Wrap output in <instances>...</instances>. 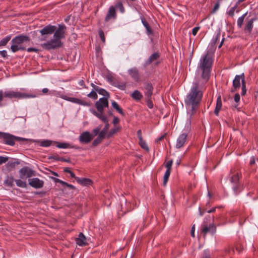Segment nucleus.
<instances>
[{
    "mask_svg": "<svg viewBox=\"0 0 258 258\" xmlns=\"http://www.w3.org/2000/svg\"><path fill=\"white\" fill-rule=\"evenodd\" d=\"M212 64V58L208 54L203 55L200 60L198 72L201 74L196 78L185 99L187 111L190 116L195 113L200 104L205 85L209 79Z\"/></svg>",
    "mask_w": 258,
    "mask_h": 258,
    "instance_id": "f257e3e1",
    "label": "nucleus"
},
{
    "mask_svg": "<svg viewBox=\"0 0 258 258\" xmlns=\"http://www.w3.org/2000/svg\"><path fill=\"white\" fill-rule=\"evenodd\" d=\"M95 107L97 111L90 109V111L95 116L103 122H107V118L104 114V109L108 107V102L106 97H102L95 103Z\"/></svg>",
    "mask_w": 258,
    "mask_h": 258,
    "instance_id": "f03ea898",
    "label": "nucleus"
},
{
    "mask_svg": "<svg viewBox=\"0 0 258 258\" xmlns=\"http://www.w3.org/2000/svg\"><path fill=\"white\" fill-rule=\"evenodd\" d=\"M29 38L25 35L18 36L12 40V45L11 49L13 52H17L19 50H24L25 47L22 46V43L25 42H29Z\"/></svg>",
    "mask_w": 258,
    "mask_h": 258,
    "instance_id": "7ed1b4c3",
    "label": "nucleus"
},
{
    "mask_svg": "<svg viewBox=\"0 0 258 258\" xmlns=\"http://www.w3.org/2000/svg\"><path fill=\"white\" fill-rule=\"evenodd\" d=\"M240 174L235 168L232 169L229 174L228 178L231 184L233 185V190L234 192H237L239 187V180Z\"/></svg>",
    "mask_w": 258,
    "mask_h": 258,
    "instance_id": "20e7f679",
    "label": "nucleus"
},
{
    "mask_svg": "<svg viewBox=\"0 0 258 258\" xmlns=\"http://www.w3.org/2000/svg\"><path fill=\"white\" fill-rule=\"evenodd\" d=\"M0 138L3 139V142L6 144L13 146L15 144V141H25L24 138L16 137L9 134L0 132Z\"/></svg>",
    "mask_w": 258,
    "mask_h": 258,
    "instance_id": "39448f33",
    "label": "nucleus"
},
{
    "mask_svg": "<svg viewBox=\"0 0 258 258\" xmlns=\"http://www.w3.org/2000/svg\"><path fill=\"white\" fill-rule=\"evenodd\" d=\"M61 45V41L58 38L54 37L52 39L48 41L41 45L43 48L47 50H50L51 49H54L56 48L60 47Z\"/></svg>",
    "mask_w": 258,
    "mask_h": 258,
    "instance_id": "423d86ee",
    "label": "nucleus"
},
{
    "mask_svg": "<svg viewBox=\"0 0 258 258\" xmlns=\"http://www.w3.org/2000/svg\"><path fill=\"white\" fill-rule=\"evenodd\" d=\"M20 177L26 179L36 175L35 172L28 167H24L19 170Z\"/></svg>",
    "mask_w": 258,
    "mask_h": 258,
    "instance_id": "0eeeda50",
    "label": "nucleus"
},
{
    "mask_svg": "<svg viewBox=\"0 0 258 258\" xmlns=\"http://www.w3.org/2000/svg\"><path fill=\"white\" fill-rule=\"evenodd\" d=\"M216 231V227L214 223L208 225L206 222H204L201 228V233L205 236L208 233L212 234H214Z\"/></svg>",
    "mask_w": 258,
    "mask_h": 258,
    "instance_id": "6e6552de",
    "label": "nucleus"
},
{
    "mask_svg": "<svg viewBox=\"0 0 258 258\" xmlns=\"http://www.w3.org/2000/svg\"><path fill=\"white\" fill-rule=\"evenodd\" d=\"M240 81L242 84L245 82L244 73L240 75H236L233 81V88L231 89V92H235L236 90L240 87Z\"/></svg>",
    "mask_w": 258,
    "mask_h": 258,
    "instance_id": "1a4fd4ad",
    "label": "nucleus"
},
{
    "mask_svg": "<svg viewBox=\"0 0 258 258\" xmlns=\"http://www.w3.org/2000/svg\"><path fill=\"white\" fill-rule=\"evenodd\" d=\"M56 30V27L52 25H47L39 31L41 35L43 36L42 40H45L46 38L45 35L53 33Z\"/></svg>",
    "mask_w": 258,
    "mask_h": 258,
    "instance_id": "9d476101",
    "label": "nucleus"
},
{
    "mask_svg": "<svg viewBox=\"0 0 258 258\" xmlns=\"http://www.w3.org/2000/svg\"><path fill=\"white\" fill-rule=\"evenodd\" d=\"M93 139V135L87 131L81 133L79 137V140L82 144H88L90 143Z\"/></svg>",
    "mask_w": 258,
    "mask_h": 258,
    "instance_id": "9b49d317",
    "label": "nucleus"
},
{
    "mask_svg": "<svg viewBox=\"0 0 258 258\" xmlns=\"http://www.w3.org/2000/svg\"><path fill=\"white\" fill-rule=\"evenodd\" d=\"M187 134L184 133L180 135L177 139L175 147L177 149L182 148L187 142Z\"/></svg>",
    "mask_w": 258,
    "mask_h": 258,
    "instance_id": "f8f14e48",
    "label": "nucleus"
},
{
    "mask_svg": "<svg viewBox=\"0 0 258 258\" xmlns=\"http://www.w3.org/2000/svg\"><path fill=\"white\" fill-rule=\"evenodd\" d=\"M66 29V27L64 25H59L58 28H56L54 32L53 37L58 38L60 40V39L64 37Z\"/></svg>",
    "mask_w": 258,
    "mask_h": 258,
    "instance_id": "ddd939ff",
    "label": "nucleus"
},
{
    "mask_svg": "<svg viewBox=\"0 0 258 258\" xmlns=\"http://www.w3.org/2000/svg\"><path fill=\"white\" fill-rule=\"evenodd\" d=\"M29 184L35 188H40L43 186L44 181L39 179L38 178H33L29 179Z\"/></svg>",
    "mask_w": 258,
    "mask_h": 258,
    "instance_id": "4468645a",
    "label": "nucleus"
},
{
    "mask_svg": "<svg viewBox=\"0 0 258 258\" xmlns=\"http://www.w3.org/2000/svg\"><path fill=\"white\" fill-rule=\"evenodd\" d=\"M36 97V95L35 94L15 91V98L16 99H22L29 98H35Z\"/></svg>",
    "mask_w": 258,
    "mask_h": 258,
    "instance_id": "2eb2a0df",
    "label": "nucleus"
},
{
    "mask_svg": "<svg viewBox=\"0 0 258 258\" xmlns=\"http://www.w3.org/2000/svg\"><path fill=\"white\" fill-rule=\"evenodd\" d=\"M128 73L130 76L136 81L139 82L140 80V75L138 70L136 68H133L128 70Z\"/></svg>",
    "mask_w": 258,
    "mask_h": 258,
    "instance_id": "dca6fc26",
    "label": "nucleus"
},
{
    "mask_svg": "<svg viewBox=\"0 0 258 258\" xmlns=\"http://www.w3.org/2000/svg\"><path fill=\"white\" fill-rule=\"evenodd\" d=\"M145 95L147 98H151L153 94V87L151 83H146L145 86Z\"/></svg>",
    "mask_w": 258,
    "mask_h": 258,
    "instance_id": "f3484780",
    "label": "nucleus"
},
{
    "mask_svg": "<svg viewBox=\"0 0 258 258\" xmlns=\"http://www.w3.org/2000/svg\"><path fill=\"white\" fill-rule=\"evenodd\" d=\"M116 12L115 9L113 7L111 6L109 8L108 13L105 18L106 22L109 21L111 19H115Z\"/></svg>",
    "mask_w": 258,
    "mask_h": 258,
    "instance_id": "a211bd4d",
    "label": "nucleus"
},
{
    "mask_svg": "<svg viewBox=\"0 0 258 258\" xmlns=\"http://www.w3.org/2000/svg\"><path fill=\"white\" fill-rule=\"evenodd\" d=\"M76 242L79 246H84L87 244L86 238L82 233H80L78 235V237L76 238Z\"/></svg>",
    "mask_w": 258,
    "mask_h": 258,
    "instance_id": "6ab92c4d",
    "label": "nucleus"
},
{
    "mask_svg": "<svg viewBox=\"0 0 258 258\" xmlns=\"http://www.w3.org/2000/svg\"><path fill=\"white\" fill-rule=\"evenodd\" d=\"M255 20V18H252L247 21L244 28V31L246 33H251L253 28V23Z\"/></svg>",
    "mask_w": 258,
    "mask_h": 258,
    "instance_id": "aec40b11",
    "label": "nucleus"
},
{
    "mask_svg": "<svg viewBox=\"0 0 258 258\" xmlns=\"http://www.w3.org/2000/svg\"><path fill=\"white\" fill-rule=\"evenodd\" d=\"M76 181L83 185H89L92 183V181L88 178H76Z\"/></svg>",
    "mask_w": 258,
    "mask_h": 258,
    "instance_id": "412c9836",
    "label": "nucleus"
},
{
    "mask_svg": "<svg viewBox=\"0 0 258 258\" xmlns=\"http://www.w3.org/2000/svg\"><path fill=\"white\" fill-rule=\"evenodd\" d=\"M61 98L64 100H68L69 101H71V102H72L78 104H79L81 102V100L76 98L69 97L67 96H64V95L61 96Z\"/></svg>",
    "mask_w": 258,
    "mask_h": 258,
    "instance_id": "4be33fe9",
    "label": "nucleus"
},
{
    "mask_svg": "<svg viewBox=\"0 0 258 258\" xmlns=\"http://www.w3.org/2000/svg\"><path fill=\"white\" fill-rule=\"evenodd\" d=\"M131 96L133 99L136 100H140L143 97V95L138 90H135L133 92Z\"/></svg>",
    "mask_w": 258,
    "mask_h": 258,
    "instance_id": "5701e85b",
    "label": "nucleus"
},
{
    "mask_svg": "<svg viewBox=\"0 0 258 258\" xmlns=\"http://www.w3.org/2000/svg\"><path fill=\"white\" fill-rule=\"evenodd\" d=\"M57 143V147L59 148H62V149H66V148H76L78 149V147H75V146H72L70 144L67 143Z\"/></svg>",
    "mask_w": 258,
    "mask_h": 258,
    "instance_id": "b1692460",
    "label": "nucleus"
},
{
    "mask_svg": "<svg viewBox=\"0 0 258 258\" xmlns=\"http://www.w3.org/2000/svg\"><path fill=\"white\" fill-rule=\"evenodd\" d=\"M4 97L6 98H9L10 99L15 98V91H7L5 92H3Z\"/></svg>",
    "mask_w": 258,
    "mask_h": 258,
    "instance_id": "393cba45",
    "label": "nucleus"
},
{
    "mask_svg": "<svg viewBox=\"0 0 258 258\" xmlns=\"http://www.w3.org/2000/svg\"><path fill=\"white\" fill-rule=\"evenodd\" d=\"M159 57V53L157 52L152 54L149 58L146 63L148 64H150V63H152L154 61L157 59Z\"/></svg>",
    "mask_w": 258,
    "mask_h": 258,
    "instance_id": "a878e982",
    "label": "nucleus"
},
{
    "mask_svg": "<svg viewBox=\"0 0 258 258\" xmlns=\"http://www.w3.org/2000/svg\"><path fill=\"white\" fill-rule=\"evenodd\" d=\"M104 123H105V125L104 128L101 132H100V133L99 134V135H100V136L103 137V138H104V137L106 134V132L109 127V125L108 123V121L107 122H104Z\"/></svg>",
    "mask_w": 258,
    "mask_h": 258,
    "instance_id": "bb28decb",
    "label": "nucleus"
},
{
    "mask_svg": "<svg viewBox=\"0 0 258 258\" xmlns=\"http://www.w3.org/2000/svg\"><path fill=\"white\" fill-rule=\"evenodd\" d=\"M170 171H169L168 170H166V171L164 174V177H163V184L164 186H165L166 185L167 182L168 180V178L170 176Z\"/></svg>",
    "mask_w": 258,
    "mask_h": 258,
    "instance_id": "cd10ccee",
    "label": "nucleus"
},
{
    "mask_svg": "<svg viewBox=\"0 0 258 258\" xmlns=\"http://www.w3.org/2000/svg\"><path fill=\"white\" fill-rule=\"evenodd\" d=\"M247 15V13L244 14L242 16L239 17L237 20V26L238 27L241 28L242 26L243 22L244 21V18Z\"/></svg>",
    "mask_w": 258,
    "mask_h": 258,
    "instance_id": "c85d7f7f",
    "label": "nucleus"
},
{
    "mask_svg": "<svg viewBox=\"0 0 258 258\" xmlns=\"http://www.w3.org/2000/svg\"><path fill=\"white\" fill-rule=\"evenodd\" d=\"M15 181L16 182L17 185L19 187L25 188L27 186L26 182L21 180V179H16L15 180Z\"/></svg>",
    "mask_w": 258,
    "mask_h": 258,
    "instance_id": "c756f323",
    "label": "nucleus"
},
{
    "mask_svg": "<svg viewBox=\"0 0 258 258\" xmlns=\"http://www.w3.org/2000/svg\"><path fill=\"white\" fill-rule=\"evenodd\" d=\"M52 143L53 142L50 140H43L40 142V145L42 147H47L50 146Z\"/></svg>",
    "mask_w": 258,
    "mask_h": 258,
    "instance_id": "7c9ffc66",
    "label": "nucleus"
},
{
    "mask_svg": "<svg viewBox=\"0 0 258 258\" xmlns=\"http://www.w3.org/2000/svg\"><path fill=\"white\" fill-rule=\"evenodd\" d=\"M112 107L115 108L119 113L123 114L122 110L119 107L118 104L115 101L112 102Z\"/></svg>",
    "mask_w": 258,
    "mask_h": 258,
    "instance_id": "2f4dec72",
    "label": "nucleus"
},
{
    "mask_svg": "<svg viewBox=\"0 0 258 258\" xmlns=\"http://www.w3.org/2000/svg\"><path fill=\"white\" fill-rule=\"evenodd\" d=\"M11 36H9L0 41V46H5L10 40Z\"/></svg>",
    "mask_w": 258,
    "mask_h": 258,
    "instance_id": "473e14b6",
    "label": "nucleus"
},
{
    "mask_svg": "<svg viewBox=\"0 0 258 258\" xmlns=\"http://www.w3.org/2000/svg\"><path fill=\"white\" fill-rule=\"evenodd\" d=\"M97 92L100 94V95H103L104 97H106L107 98H108V97H109V94L107 92H106L104 89H102V88H100L98 89V90L97 91Z\"/></svg>",
    "mask_w": 258,
    "mask_h": 258,
    "instance_id": "72a5a7b5",
    "label": "nucleus"
},
{
    "mask_svg": "<svg viewBox=\"0 0 258 258\" xmlns=\"http://www.w3.org/2000/svg\"><path fill=\"white\" fill-rule=\"evenodd\" d=\"M103 139V137L100 136V135H98V137L94 140V141L92 143V145L93 146H96L99 144H100Z\"/></svg>",
    "mask_w": 258,
    "mask_h": 258,
    "instance_id": "f704fd0d",
    "label": "nucleus"
},
{
    "mask_svg": "<svg viewBox=\"0 0 258 258\" xmlns=\"http://www.w3.org/2000/svg\"><path fill=\"white\" fill-rule=\"evenodd\" d=\"M142 23L146 29L148 34H151L152 30H151V29L150 28L148 23L145 20H142Z\"/></svg>",
    "mask_w": 258,
    "mask_h": 258,
    "instance_id": "c9c22d12",
    "label": "nucleus"
},
{
    "mask_svg": "<svg viewBox=\"0 0 258 258\" xmlns=\"http://www.w3.org/2000/svg\"><path fill=\"white\" fill-rule=\"evenodd\" d=\"M139 144L141 147L146 151H149V148L145 141L143 140L139 141Z\"/></svg>",
    "mask_w": 258,
    "mask_h": 258,
    "instance_id": "e433bc0d",
    "label": "nucleus"
},
{
    "mask_svg": "<svg viewBox=\"0 0 258 258\" xmlns=\"http://www.w3.org/2000/svg\"><path fill=\"white\" fill-rule=\"evenodd\" d=\"M14 181V179L13 177H8L7 179L5 180V182L8 185L12 186L13 185Z\"/></svg>",
    "mask_w": 258,
    "mask_h": 258,
    "instance_id": "4c0bfd02",
    "label": "nucleus"
},
{
    "mask_svg": "<svg viewBox=\"0 0 258 258\" xmlns=\"http://www.w3.org/2000/svg\"><path fill=\"white\" fill-rule=\"evenodd\" d=\"M87 96L88 97L93 98L94 99H96L98 97L96 91L94 90H92L89 94L87 95Z\"/></svg>",
    "mask_w": 258,
    "mask_h": 258,
    "instance_id": "58836bf2",
    "label": "nucleus"
},
{
    "mask_svg": "<svg viewBox=\"0 0 258 258\" xmlns=\"http://www.w3.org/2000/svg\"><path fill=\"white\" fill-rule=\"evenodd\" d=\"M101 126H98L96 128H94L92 131L93 134H92L93 136V138L95 136H96L100 132V130L101 129Z\"/></svg>",
    "mask_w": 258,
    "mask_h": 258,
    "instance_id": "ea45409f",
    "label": "nucleus"
},
{
    "mask_svg": "<svg viewBox=\"0 0 258 258\" xmlns=\"http://www.w3.org/2000/svg\"><path fill=\"white\" fill-rule=\"evenodd\" d=\"M221 107H222L221 98V96H219L217 99V103H216V107L221 109Z\"/></svg>",
    "mask_w": 258,
    "mask_h": 258,
    "instance_id": "a19ab883",
    "label": "nucleus"
},
{
    "mask_svg": "<svg viewBox=\"0 0 258 258\" xmlns=\"http://www.w3.org/2000/svg\"><path fill=\"white\" fill-rule=\"evenodd\" d=\"M173 161L172 160H170L167 162L165 163V166L166 168H167L166 170H168L169 171H171V167L172 165Z\"/></svg>",
    "mask_w": 258,
    "mask_h": 258,
    "instance_id": "79ce46f5",
    "label": "nucleus"
},
{
    "mask_svg": "<svg viewBox=\"0 0 258 258\" xmlns=\"http://www.w3.org/2000/svg\"><path fill=\"white\" fill-rule=\"evenodd\" d=\"M116 7L118 8L121 13H123L124 12V9L123 7V5L121 2H118L117 4Z\"/></svg>",
    "mask_w": 258,
    "mask_h": 258,
    "instance_id": "37998d69",
    "label": "nucleus"
},
{
    "mask_svg": "<svg viewBox=\"0 0 258 258\" xmlns=\"http://www.w3.org/2000/svg\"><path fill=\"white\" fill-rule=\"evenodd\" d=\"M9 158L8 157L0 156V165L6 163L8 161Z\"/></svg>",
    "mask_w": 258,
    "mask_h": 258,
    "instance_id": "c03bdc74",
    "label": "nucleus"
},
{
    "mask_svg": "<svg viewBox=\"0 0 258 258\" xmlns=\"http://www.w3.org/2000/svg\"><path fill=\"white\" fill-rule=\"evenodd\" d=\"M119 128L117 127L113 129H112L109 133L108 137H111L113 135H114L115 133H116L118 131H119Z\"/></svg>",
    "mask_w": 258,
    "mask_h": 258,
    "instance_id": "a18cd8bd",
    "label": "nucleus"
},
{
    "mask_svg": "<svg viewBox=\"0 0 258 258\" xmlns=\"http://www.w3.org/2000/svg\"><path fill=\"white\" fill-rule=\"evenodd\" d=\"M241 89H242L241 94H242V95H244L246 92V83L245 82H243Z\"/></svg>",
    "mask_w": 258,
    "mask_h": 258,
    "instance_id": "49530a36",
    "label": "nucleus"
},
{
    "mask_svg": "<svg viewBox=\"0 0 258 258\" xmlns=\"http://www.w3.org/2000/svg\"><path fill=\"white\" fill-rule=\"evenodd\" d=\"M99 34L101 40L103 42H105V36L102 30H100L99 31Z\"/></svg>",
    "mask_w": 258,
    "mask_h": 258,
    "instance_id": "de8ad7c7",
    "label": "nucleus"
},
{
    "mask_svg": "<svg viewBox=\"0 0 258 258\" xmlns=\"http://www.w3.org/2000/svg\"><path fill=\"white\" fill-rule=\"evenodd\" d=\"M147 105L149 108H152L153 107V104L151 100V98H147Z\"/></svg>",
    "mask_w": 258,
    "mask_h": 258,
    "instance_id": "09e8293b",
    "label": "nucleus"
},
{
    "mask_svg": "<svg viewBox=\"0 0 258 258\" xmlns=\"http://www.w3.org/2000/svg\"><path fill=\"white\" fill-rule=\"evenodd\" d=\"M202 258H210V252L208 251H205Z\"/></svg>",
    "mask_w": 258,
    "mask_h": 258,
    "instance_id": "8fccbe9b",
    "label": "nucleus"
},
{
    "mask_svg": "<svg viewBox=\"0 0 258 258\" xmlns=\"http://www.w3.org/2000/svg\"><path fill=\"white\" fill-rule=\"evenodd\" d=\"M200 29V27H195L192 30V34L194 36H196L197 32H198V31Z\"/></svg>",
    "mask_w": 258,
    "mask_h": 258,
    "instance_id": "3c124183",
    "label": "nucleus"
},
{
    "mask_svg": "<svg viewBox=\"0 0 258 258\" xmlns=\"http://www.w3.org/2000/svg\"><path fill=\"white\" fill-rule=\"evenodd\" d=\"M52 179L54 180V181L56 182H58V183H60V184H61L62 185H63V184H66V182L62 181V180H61L60 179H58V178H52Z\"/></svg>",
    "mask_w": 258,
    "mask_h": 258,
    "instance_id": "603ef678",
    "label": "nucleus"
},
{
    "mask_svg": "<svg viewBox=\"0 0 258 258\" xmlns=\"http://www.w3.org/2000/svg\"><path fill=\"white\" fill-rule=\"evenodd\" d=\"M220 2L219 0H218V2L215 4L214 9H213V12H215L219 8L220 6Z\"/></svg>",
    "mask_w": 258,
    "mask_h": 258,
    "instance_id": "864d4df0",
    "label": "nucleus"
},
{
    "mask_svg": "<svg viewBox=\"0 0 258 258\" xmlns=\"http://www.w3.org/2000/svg\"><path fill=\"white\" fill-rule=\"evenodd\" d=\"M240 96L239 94H236L234 96V101L238 103L240 100Z\"/></svg>",
    "mask_w": 258,
    "mask_h": 258,
    "instance_id": "5fc2aeb1",
    "label": "nucleus"
},
{
    "mask_svg": "<svg viewBox=\"0 0 258 258\" xmlns=\"http://www.w3.org/2000/svg\"><path fill=\"white\" fill-rule=\"evenodd\" d=\"M119 119L117 117L114 116L113 117V119L112 120V123L114 124H116L118 123L119 122Z\"/></svg>",
    "mask_w": 258,
    "mask_h": 258,
    "instance_id": "6e6d98bb",
    "label": "nucleus"
},
{
    "mask_svg": "<svg viewBox=\"0 0 258 258\" xmlns=\"http://www.w3.org/2000/svg\"><path fill=\"white\" fill-rule=\"evenodd\" d=\"M137 135H138V137L139 139V141L140 140H143V138H142V132H141V130H138V132H137Z\"/></svg>",
    "mask_w": 258,
    "mask_h": 258,
    "instance_id": "4d7b16f0",
    "label": "nucleus"
},
{
    "mask_svg": "<svg viewBox=\"0 0 258 258\" xmlns=\"http://www.w3.org/2000/svg\"><path fill=\"white\" fill-rule=\"evenodd\" d=\"M195 225H194L191 227V232H190L191 235L192 237H195Z\"/></svg>",
    "mask_w": 258,
    "mask_h": 258,
    "instance_id": "13d9d810",
    "label": "nucleus"
},
{
    "mask_svg": "<svg viewBox=\"0 0 258 258\" xmlns=\"http://www.w3.org/2000/svg\"><path fill=\"white\" fill-rule=\"evenodd\" d=\"M27 51L29 52L32 51L37 52L38 51V49L35 48L30 47L27 49Z\"/></svg>",
    "mask_w": 258,
    "mask_h": 258,
    "instance_id": "bf43d9fd",
    "label": "nucleus"
},
{
    "mask_svg": "<svg viewBox=\"0 0 258 258\" xmlns=\"http://www.w3.org/2000/svg\"><path fill=\"white\" fill-rule=\"evenodd\" d=\"M4 94H3V91L2 90H0V106H1V102L3 101L4 99Z\"/></svg>",
    "mask_w": 258,
    "mask_h": 258,
    "instance_id": "052dcab7",
    "label": "nucleus"
},
{
    "mask_svg": "<svg viewBox=\"0 0 258 258\" xmlns=\"http://www.w3.org/2000/svg\"><path fill=\"white\" fill-rule=\"evenodd\" d=\"M91 86L93 88V90H94L95 91H97H97L99 89V87L95 85L93 83H91Z\"/></svg>",
    "mask_w": 258,
    "mask_h": 258,
    "instance_id": "680f3d73",
    "label": "nucleus"
},
{
    "mask_svg": "<svg viewBox=\"0 0 258 258\" xmlns=\"http://www.w3.org/2000/svg\"><path fill=\"white\" fill-rule=\"evenodd\" d=\"M0 54L3 57H5L7 56V52L6 50L0 51Z\"/></svg>",
    "mask_w": 258,
    "mask_h": 258,
    "instance_id": "e2e57ef3",
    "label": "nucleus"
},
{
    "mask_svg": "<svg viewBox=\"0 0 258 258\" xmlns=\"http://www.w3.org/2000/svg\"><path fill=\"white\" fill-rule=\"evenodd\" d=\"M63 185H66V186L69 187V188H70L71 189H75L74 186H73L72 184H68L67 182H66V184H63Z\"/></svg>",
    "mask_w": 258,
    "mask_h": 258,
    "instance_id": "0e129e2a",
    "label": "nucleus"
},
{
    "mask_svg": "<svg viewBox=\"0 0 258 258\" xmlns=\"http://www.w3.org/2000/svg\"><path fill=\"white\" fill-rule=\"evenodd\" d=\"M79 84L83 87H84V88H86L85 87V83H84V81L83 80H81L79 82Z\"/></svg>",
    "mask_w": 258,
    "mask_h": 258,
    "instance_id": "69168bd1",
    "label": "nucleus"
},
{
    "mask_svg": "<svg viewBox=\"0 0 258 258\" xmlns=\"http://www.w3.org/2000/svg\"><path fill=\"white\" fill-rule=\"evenodd\" d=\"M79 104H81V105H84V106H89V103H88L87 102H85V101H84L83 100H81V102Z\"/></svg>",
    "mask_w": 258,
    "mask_h": 258,
    "instance_id": "338daca9",
    "label": "nucleus"
},
{
    "mask_svg": "<svg viewBox=\"0 0 258 258\" xmlns=\"http://www.w3.org/2000/svg\"><path fill=\"white\" fill-rule=\"evenodd\" d=\"M220 110V109H219V108H218L216 107L215 108V110H214V113L216 115H218L219 112Z\"/></svg>",
    "mask_w": 258,
    "mask_h": 258,
    "instance_id": "774afa93",
    "label": "nucleus"
}]
</instances>
